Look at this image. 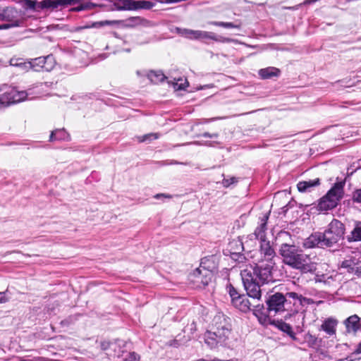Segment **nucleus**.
<instances>
[{
  "mask_svg": "<svg viewBox=\"0 0 361 361\" xmlns=\"http://www.w3.org/2000/svg\"><path fill=\"white\" fill-rule=\"evenodd\" d=\"M345 231V225L334 219L329 223L324 232H316L307 238L303 242V246L308 249L315 247H331L343 238Z\"/></svg>",
  "mask_w": 361,
  "mask_h": 361,
  "instance_id": "1",
  "label": "nucleus"
},
{
  "mask_svg": "<svg viewBox=\"0 0 361 361\" xmlns=\"http://www.w3.org/2000/svg\"><path fill=\"white\" fill-rule=\"evenodd\" d=\"M279 253L286 265L300 270L301 273H312L316 270L315 263L312 262L310 257L302 251H298L294 245L283 243Z\"/></svg>",
  "mask_w": 361,
  "mask_h": 361,
  "instance_id": "2",
  "label": "nucleus"
},
{
  "mask_svg": "<svg viewBox=\"0 0 361 361\" xmlns=\"http://www.w3.org/2000/svg\"><path fill=\"white\" fill-rule=\"evenodd\" d=\"M231 333V324L229 318L225 315L219 314L214 318V326L212 330L207 331L204 334V341L210 348H214L218 344L224 343Z\"/></svg>",
  "mask_w": 361,
  "mask_h": 361,
  "instance_id": "3",
  "label": "nucleus"
},
{
  "mask_svg": "<svg viewBox=\"0 0 361 361\" xmlns=\"http://www.w3.org/2000/svg\"><path fill=\"white\" fill-rule=\"evenodd\" d=\"M255 269L252 265H247L241 270L240 276L242 281L247 292V295L253 300H259L262 296V289L259 281L255 278Z\"/></svg>",
  "mask_w": 361,
  "mask_h": 361,
  "instance_id": "4",
  "label": "nucleus"
},
{
  "mask_svg": "<svg viewBox=\"0 0 361 361\" xmlns=\"http://www.w3.org/2000/svg\"><path fill=\"white\" fill-rule=\"evenodd\" d=\"M345 182L336 183L328 192L320 199L318 209L322 212L328 211L335 208L342 199Z\"/></svg>",
  "mask_w": 361,
  "mask_h": 361,
  "instance_id": "5",
  "label": "nucleus"
},
{
  "mask_svg": "<svg viewBox=\"0 0 361 361\" xmlns=\"http://www.w3.org/2000/svg\"><path fill=\"white\" fill-rule=\"evenodd\" d=\"M27 96L25 91H18L14 87H0V108L24 101Z\"/></svg>",
  "mask_w": 361,
  "mask_h": 361,
  "instance_id": "6",
  "label": "nucleus"
},
{
  "mask_svg": "<svg viewBox=\"0 0 361 361\" xmlns=\"http://www.w3.org/2000/svg\"><path fill=\"white\" fill-rule=\"evenodd\" d=\"M274 262L266 263L262 259L258 261L256 266H252L255 271V278L262 284L273 281L271 269L274 265Z\"/></svg>",
  "mask_w": 361,
  "mask_h": 361,
  "instance_id": "7",
  "label": "nucleus"
},
{
  "mask_svg": "<svg viewBox=\"0 0 361 361\" xmlns=\"http://www.w3.org/2000/svg\"><path fill=\"white\" fill-rule=\"evenodd\" d=\"M212 276V272L201 265L190 275V280L197 288H201L208 285Z\"/></svg>",
  "mask_w": 361,
  "mask_h": 361,
  "instance_id": "8",
  "label": "nucleus"
},
{
  "mask_svg": "<svg viewBox=\"0 0 361 361\" xmlns=\"http://www.w3.org/2000/svg\"><path fill=\"white\" fill-rule=\"evenodd\" d=\"M286 302L287 300L285 295L281 293H276L270 295L266 300L268 313L275 315L278 312H283Z\"/></svg>",
  "mask_w": 361,
  "mask_h": 361,
  "instance_id": "9",
  "label": "nucleus"
},
{
  "mask_svg": "<svg viewBox=\"0 0 361 361\" xmlns=\"http://www.w3.org/2000/svg\"><path fill=\"white\" fill-rule=\"evenodd\" d=\"M32 69L35 71H50L55 65V61L52 55H48L44 57H38L31 61Z\"/></svg>",
  "mask_w": 361,
  "mask_h": 361,
  "instance_id": "10",
  "label": "nucleus"
},
{
  "mask_svg": "<svg viewBox=\"0 0 361 361\" xmlns=\"http://www.w3.org/2000/svg\"><path fill=\"white\" fill-rule=\"evenodd\" d=\"M18 16L17 10L12 7L3 8L1 20L9 22V23L3 24L0 26V29H8L11 27H17L20 25V21L16 19Z\"/></svg>",
  "mask_w": 361,
  "mask_h": 361,
  "instance_id": "11",
  "label": "nucleus"
},
{
  "mask_svg": "<svg viewBox=\"0 0 361 361\" xmlns=\"http://www.w3.org/2000/svg\"><path fill=\"white\" fill-rule=\"evenodd\" d=\"M183 34L186 37L192 39H211L218 41L216 35L214 32L202 30H184Z\"/></svg>",
  "mask_w": 361,
  "mask_h": 361,
  "instance_id": "12",
  "label": "nucleus"
},
{
  "mask_svg": "<svg viewBox=\"0 0 361 361\" xmlns=\"http://www.w3.org/2000/svg\"><path fill=\"white\" fill-rule=\"evenodd\" d=\"M269 215V212L263 214L260 218L259 226L256 228L254 233L250 235V239H252V237H255V238L259 239L261 241L266 240V230Z\"/></svg>",
  "mask_w": 361,
  "mask_h": 361,
  "instance_id": "13",
  "label": "nucleus"
},
{
  "mask_svg": "<svg viewBox=\"0 0 361 361\" xmlns=\"http://www.w3.org/2000/svg\"><path fill=\"white\" fill-rule=\"evenodd\" d=\"M259 253L261 255L260 259H262L264 262H274L273 261V259L275 257L276 254L274 250L271 247L269 241H261Z\"/></svg>",
  "mask_w": 361,
  "mask_h": 361,
  "instance_id": "14",
  "label": "nucleus"
},
{
  "mask_svg": "<svg viewBox=\"0 0 361 361\" xmlns=\"http://www.w3.org/2000/svg\"><path fill=\"white\" fill-rule=\"evenodd\" d=\"M125 7L129 10H137V9H150L154 6V4L149 1L145 0H125L124 1Z\"/></svg>",
  "mask_w": 361,
  "mask_h": 361,
  "instance_id": "15",
  "label": "nucleus"
},
{
  "mask_svg": "<svg viewBox=\"0 0 361 361\" xmlns=\"http://www.w3.org/2000/svg\"><path fill=\"white\" fill-rule=\"evenodd\" d=\"M346 331L348 334H356L361 329L360 318L357 314L350 316L344 321Z\"/></svg>",
  "mask_w": 361,
  "mask_h": 361,
  "instance_id": "16",
  "label": "nucleus"
},
{
  "mask_svg": "<svg viewBox=\"0 0 361 361\" xmlns=\"http://www.w3.org/2000/svg\"><path fill=\"white\" fill-rule=\"evenodd\" d=\"M233 305L240 311L246 312L252 310V307L257 305L252 304L245 295H240L237 299L233 300Z\"/></svg>",
  "mask_w": 361,
  "mask_h": 361,
  "instance_id": "17",
  "label": "nucleus"
},
{
  "mask_svg": "<svg viewBox=\"0 0 361 361\" xmlns=\"http://www.w3.org/2000/svg\"><path fill=\"white\" fill-rule=\"evenodd\" d=\"M347 241L349 243L361 241V221H355L353 229L346 235Z\"/></svg>",
  "mask_w": 361,
  "mask_h": 361,
  "instance_id": "18",
  "label": "nucleus"
},
{
  "mask_svg": "<svg viewBox=\"0 0 361 361\" xmlns=\"http://www.w3.org/2000/svg\"><path fill=\"white\" fill-rule=\"evenodd\" d=\"M320 184L319 178L314 180H309L305 181H300L297 184L298 190L301 192H310L311 188L317 186Z\"/></svg>",
  "mask_w": 361,
  "mask_h": 361,
  "instance_id": "19",
  "label": "nucleus"
},
{
  "mask_svg": "<svg viewBox=\"0 0 361 361\" xmlns=\"http://www.w3.org/2000/svg\"><path fill=\"white\" fill-rule=\"evenodd\" d=\"M280 70L275 67H267L262 68L258 71V74L262 79L267 80L273 77H278L280 75Z\"/></svg>",
  "mask_w": 361,
  "mask_h": 361,
  "instance_id": "20",
  "label": "nucleus"
},
{
  "mask_svg": "<svg viewBox=\"0 0 361 361\" xmlns=\"http://www.w3.org/2000/svg\"><path fill=\"white\" fill-rule=\"evenodd\" d=\"M337 321L332 318L326 319L321 326V330L325 331L328 335L332 336L336 333Z\"/></svg>",
  "mask_w": 361,
  "mask_h": 361,
  "instance_id": "21",
  "label": "nucleus"
},
{
  "mask_svg": "<svg viewBox=\"0 0 361 361\" xmlns=\"http://www.w3.org/2000/svg\"><path fill=\"white\" fill-rule=\"evenodd\" d=\"M341 268L346 269L348 273H356L358 270L357 260L353 258L345 259L341 263Z\"/></svg>",
  "mask_w": 361,
  "mask_h": 361,
  "instance_id": "22",
  "label": "nucleus"
},
{
  "mask_svg": "<svg viewBox=\"0 0 361 361\" xmlns=\"http://www.w3.org/2000/svg\"><path fill=\"white\" fill-rule=\"evenodd\" d=\"M277 327L283 332L286 333L293 341L298 340L295 336V333L293 331L292 327L290 324L282 321H279L277 322Z\"/></svg>",
  "mask_w": 361,
  "mask_h": 361,
  "instance_id": "23",
  "label": "nucleus"
},
{
  "mask_svg": "<svg viewBox=\"0 0 361 361\" xmlns=\"http://www.w3.org/2000/svg\"><path fill=\"white\" fill-rule=\"evenodd\" d=\"M69 140L68 133L63 128L53 131L50 135V140Z\"/></svg>",
  "mask_w": 361,
  "mask_h": 361,
  "instance_id": "24",
  "label": "nucleus"
},
{
  "mask_svg": "<svg viewBox=\"0 0 361 361\" xmlns=\"http://www.w3.org/2000/svg\"><path fill=\"white\" fill-rule=\"evenodd\" d=\"M148 78L150 80L151 82L154 83H158L159 82H162L165 76L163 73L161 71H151L147 75Z\"/></svg>",
  "mask_w": 361,
  "mask_h": 361,
  "instance_id": "25",
  "label": "nucleus"
},
{
  "mask_svg": "<svg viewBox=\"0 0 361 361\" xmlns=\"http://www.w3.org/2000/svg\"><path fill=\"white\" fill-rule=\"evenodd\" d=\"M68 0H44L43 5L46 7L56 8L59 5H67Z\"/></svg>",
  "mask_w": 361,
  "mask_h": 361,
  "instance_id": "26",
  "label": "nucleus"
},
{
  "mask_svg": "<svg viewBox=\"0 0 361 361\" xmlns=\"http://www.w3.org/2000/svg\"><path fill=\"white\" fill-rule=\"evenodd\" d=\"M172 84L174 89L179 90H184L188 85V82L186 79L178 78L177 80L174 79V82Z\"/></svg>",
  "mask_w": 361,
  "mask_h": 361,
  "instance_id": "27",
  "label": "nucleus"
},
{
  "mask_svg": "<svg viewBox=\"0 0 361 361\" xmlns=\"http://www.w3.org/2000/svg\"><path fill=\"white\" fill-rule=\"evenodd\" d=\"M211 24L219 27H223L226 28H239L240 25H235L233 23H226V22H218V21H214L210 23Z\"/></svg>",
  "mask_w": 361,
  "mask_h": 361,
  "instance_id": "28",
  "label": "nucleus"
},
{
  "mask_svg": "<svg viewBox=\"0 0 361 361\" xmlns=\"http://www.w3.org/2000/svg\"><path fill=\"white\" fill-rule=\"evenodd\" d=\"M305 340L308 343L310 347L315 345L317 341V338L310 333H307L305 335Z\"/></svg>",
  "mask_w": 361,
  "mask_h": 361,
  "instance_id": "29",
  "label": "nucleus"
},
{
  "mask_svg": "<svg viewBox=\"0 0 361 361\" xmlns=\"http://www.w3.org/2000/svg\"><path fill=\"white\" fill-rule=\"evenodd\" d=\"M227 290L231 298V302L233 303V300L237 299L238 297H239L240 295L237 292L236 289L231 284L227 286Z\"/></svg>",
  "mask_w": 361,
  "mask_h": 361,
  "instance_id": "30",
  "label": "nucleus"
},
{
  "mask_svg": "<svg viewBox=\"0 0 361 361\" xmlns=\"http://www.w3.org/2000/svg\"><path fill=\"white\" fill-rule=\"evenodd\" d=\"M352 200L354 202L361 204V188L355 190L353 192Z\"/></svg>",
  "mask_w": 361,
  "mask_h": 361,
  "instance_id": "31",
  "label": "nucleus"
},
{
  "mask_svg": "<svg viewBox=\"0 0 361 361\" xmlns=\"http://www.w3.org/2000/svg\"><path fill=\"white\" fill-rule=\"evenodd\" d=\"M16 66L20 68L23 71H27L30 69H32L31 61L28 62H20L18 63L15 64Z\"/></svg>",
  "mask_w": 361,
  "mask_h": 361,
  "instance_id": "32",
  "label": "nucleus"
},
{
  "mask_svg": "<svg viewBox=\"0 0 361 361\" xmlns=\"http://www.w3.org/2000/svg\"><path fill=\"white\" fill-rule=\"evenodd\" d=\"M236 182H237V179L235 177H231V178H224L223 179L222 183L224 187H228L231 184L236 183Z\"/></svg>",
  "mask_w": 361,
  "mask_h": 361,
  "instance_id": "33",
  "label": "nucleus"
},
{
  "mask_svg": "<svg viewBox=\"0 0 361 361\" xmlns=\"http://www.w3.org/2000/svg\"><path fill=\"white\" fill-rule=\"evenodd\" d=\"M233 244H235L236 245V250L233 253H240L241 251L243 250V243L240 240H234L231 243V245Z\"/></svg>",
  "mask_w": 361,
  "mask_h": 361,
  "instance_id": "34",
  "label": "nucleus"
},
{
  "mask_svg": "<svg viewBox=\"0 0 361 361\" xmlns=\"http://www.w3.org/2000/svg\"><path fill=\"white\" fill-rule=\"evenodd\" d=\"M285 297H286V298H292L293 300H301V298H302L301 295H298V293H296L295 292H288L286 294Z\"/></svg>",
  "mask_w": 361,
  "mask_h": 361,
  "instance_id": "35",
  "label": "nucleus"
},
{
  "mask_svg": "<svg viewBox=\"0 0 361 361\" xmlns=\"http://www.w3.org/2000/svg\"><path fill=\"white\" fill-rule=\"evenodd\" d=\"M158 137H158L157 134L150 133V134H147V135H144L140 141V142H145V141L147 140L148 139H149V140H156Z\"/></svg>",
  "mask_w": 361,
  "mask_h": 361,
  "instance_id": "36",
  "label": "nucleus"
},
{
  "mask_svg": "<svg viewBox=\"0 0 361 361\" xmlns=\"http://www.w3.org/2000/svg\"><path fill=\"white\" fill-rule=\"evenodd\" d=\"M6 291L0 292V304L6 303L9 300V298L7 297Z\"/></svg>",
  "mask_w": 361,
  "mask_h": 361,
  "instance_id": "37",
  "label": "nucleus"
},
{
  "mask_svg": "<svg viewBox=\"0 0 361 361\" xmlns=\"http://www.w3.org/2000/svg\"><path fill=\"white\" fill-rule=\"evenodd\" d=\"M202 136L204 137L216 138L218 137L219 135L217 133L210 134L209 133H204L202 134Z\"/></svg>",
  "mask_w": 361,
  "mask_h": 361,
  "instance_id": "38",
  "label": "nucleus"
},
{
  "mask_svg": "<svg viewBox=\"0 0 361 361\" xmlns=\"http://www.w3.org/2000/svg\"><path fill=\"white\" fill-rule=\"evenodd\" d=\"M161 197L171 198V195H166L164 193H159V194H157L156 195H154L155 199H160Z\"/></svg>",
  "mask_w": 361,
  "mask_h": 361,
  "instance_id": "39",
  "label": "nucleus"
},
{
  "mask_svg": "<svg viewBox=\"0 0 361 361\" xmlns=\"http://www.w3.org/2000/svg\"><path fill=\"white\" fill-rule=\"evenodd\" d=\"M35 361H59L58 360L49 359L44 357H39L35 359Z\"/></svg>",
  "mask_w": 361,
  "mask_h": 361,
  "instance_id": "40",
  "label": "nucleus"
},
{
  "mask_svg": "<svg viewBox=\"0 0 361 361\" xmlns=\"http://www.w3.org/2000/svg\"><path fill=\"white\" fill-rule=\"evenodd\" d=\"M288 236H289V233L288 232H286V231L281 232L279 234V238H284V237H288Z\"/></svg>",
  "mask_w": 361,
  "mask_h": 361,
  "instance_id": "41",
  "label": "nucleus"
},
{
  "mask_svg": "<svg viewBox=\"0 0 361 361\" xmlns=\"http://www.w3.org/2000/svg\"><path fill=\"white\" fill-rule=\"evenodd\" d=\"M216 119H219V118H212L211 119H204L202 123H209V121H214V120H216Z\"/></svg>",
  "mask_w": 361,
  "mask_h": 361,
  "instance_id": "42",
  "label": "nucleus"
},
{
  "mask_svg": "<svg viewBox=\"0 0 361 361\" xmlns=\"http://www.w3.org/2000/svg\"><path fill=\"white\" fill-rule=\"evenodd\" d=\"M356 353H361V342L357 345L356 350H355Z\"/></svg>",
  "mask_w": 361,
  "mask_h": 361,
  "instance_id": "43",
  "label": "nucleus"
},
{
  "mask_svg": "<svg viewBox=\"0 0 361 361\" xmlns=\"http://www.w3.org/2000/svg\"><path fill=\"white\" fill-rule=\"evenodd\" d=\"M199 361H231V360H200Z\"/></svg>",
  "mask_w": 361,
  "mask_h": 361,
  "instance_id": "44",
  "label": "nucleus"
},
{
  "mask_svg": "<svg viewBox=\"0 0 361 361\" xmlns=\"http://www.w3.org/2000/svg\"><path fill=\"white\" fill-rule=\"evenodd\" d=\"M315 281H320L321 280L320 279H318L317 278L315 279Z\"/></svg>",
  "mask_w": 361,
  "mask_h": 361,
  "instance_id": "45",
  "label": "nucleus"
},
{
  "mask_svg": "<svg viewBox=\"0 0 361 361\" xmlns=\"http://www.w3.org/2000/svg\"><path fill=\"white\" fill-rule=\"evenodd\" d=\"M23 361H30V360H25V359H23Z\"/></svg>",
  "mask_w": 361,
  "mask_h": 361,
  "instance_id": "46",
  "label": "nucleus"
},
{
  "mask_svg": "<svg viewBox=\"0 0 361 361\" xmlns=\"http://www.w3.org/2000/svg\"><path fill=\"white\" fill-rule=\"evenodd\" d=\"M104 23H105V24H109V22L106 21Z\"/></svg>",
  "mask_w": 361,
  "mask_h": 361,
  "instance_id": "47",
  "label": "nucleus"
},
{
  "mask_svg": "<svg viewBox=\"0 0 361 361\" xmlns=\"http://www.w3.org/2000/svg\"><path fill=\"white\" fill-rule=\"evenodd\" d=\"M19 361H23V360L22 359V360H19Z\"/></svg>",
  "mask_w": 361,
  "mask_h": 361,
  "instance_id": "48",
  "label": "nucleus"
}]
</instances>
